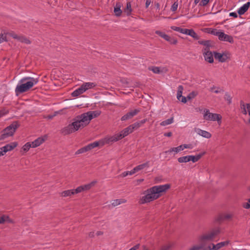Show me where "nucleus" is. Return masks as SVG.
Returning a JSON list of instances; mask_svg holds the SVG:
<instances>
[{"label":"nucleus","instance_id":"f704fd0d","mask_svg":"<svg viewBox=\"0 0 250 250\" xmlns=\"http://www.w3.org/2000/svg\"><path fill=\"white\" fill-rule=\"evenodd\" d=\"M30 147H32V145L30 142H28L26 143L22 147V149L23 151L26 152L27 151Z\"/></svg>","mask_w":250,"mask_h":250},{"label":"nucleus","instance_id":"680f3d73","mask_svg":"<svg viewBox=\"0 0 250 250\" xmlns=\"http://www.w3.org/2000/svg\"><path fill=\"white\" fill-rule=\"evenodd\" d=\"M129 175V171H125L122 173L121 176L123 177H126V176Z\"/></svg>","mask_w":250,"mask_h":250},{"label":"nucleus","instance_id":"4c0bfd02","mask_svg":"<svg viewBox=\"0 0 250 250\" xmlns=\"http://www.w3.org/2000/svg\"><path fill=\"white\" fill-rule=\"evenodd\" d=\"M3 217L4 220H5V222H7L9 223H14V221H13V220L11 219L9 216L6 215H3Z\"/></svg>","mask_w":250,"mask_h":250},{"label":"nucleus","instance_id":"052dcab7","mask_svg":"<svg viewBox=\"0 0 250 250\" xmlns=\"http://www.w3.org/2000/svg\"><path fill=\"white\" fill-rule=\"evenodd\" d=\"M229 16L233 17L235 18H236L238 17L237 14L236 12H231L229 14Z\"/></svg>","mask_w":250,"mask_h":250},{"label":"nucleus","instance_id":"5701e85b","mask_svg":"<svg viewBox=\"0 0 250 250\" xmlns=\"http://www.w3.org/2000/svg\"><path fill=\"white\" fill-rule=\"evenodd\" d=\"M220 30H218L215 28H207L204 29L203 31L206 33L208 34H210L211 35H213L217 36L219 31Z\"/></svg>","mask_w":250,"mask_h":250},{"label":"nucleus","instance_id":"c85d7f7f","mask_svg":"<svg viewBox=\"0 0 250 250\" xmlns=\"http://www.w3.org/2000/svg\"><path fill=\"white\" fill-rule=\"evenodd\" d=\"M184 87L182 85H179L178 87V90L177 93V98L179 101H180L181 97H182L183 91Z\"/></svg>","mask_w":250,"mask_h":250},{"label":"nucleus","instance_id":"774afa93","mask_svg":"<svg viewBox=\"0 0 250 250\" xmlns=\"http://www.w3.org/2000/svg\"><path fill=\"white\" fill-rule=\"evenodd\" d=\"M164 135L166 137H171L172 136V133L171 132L165 133Z\"/></svg>","mask_w":250,"mask_h":250},{"label":"nucleus","instance_id":"09e8293b","mask_svg":"<svg viewBox=\"0 0 250 250\" xmlns=\"http://www.w3.org/2000/svg\"><path fill=\"white\" fill-rule=\"evenodd\" d=\"M174 152H176V153H178L180 151L184 150L183 148L182 145H180V146H179L177 147H174Z\"/></svg>","mask_w":250,"mask_h":250},{"label":"nucleus","instance_id":"7ed1b4c3","mask_svg":"<svg viewBox=\"0 0 250 250\" xmlns=\"http://www.w3.org/2000/svg\"><path fill=\"white\" fill-rule=\"evenodd\" d=\"M133 131L130 125L124 129L119 133L116 134L108 138V143L117 142L125 137L127 136Z\"/></svg>","mask_w":250,"mask_h":250},{"label":"nucleus","instance_id":"0e129e2a","mask_svg":"<svg viewBox=\"0 0 250 250\" xmlns=\"http://www.w3.org/2000/svg\"><path fill=\"white\" fill-rule=\"evenodd\" d=\"M169 37H170V36L167 35L166 34H165V35L163 36L162 38H163L166 41H167L169 39Z\"/></svg>","mask_w":250,"mask_h":250},{"label":"nucleus","instance_id":"b1692460","mask_svg":"<svg viewBox=\"0 0 250 250\" xmlns=\"http://www.w3.org/2000/svg\"><path fill=\"white\" fill-rule=\"evenodd\" d=\"M149 167V161H147L146 162L139 165L136 167H135L134 168L137 172L143 169L145 167Z\"/></svg>","mask_w":250,"mask_h":250},{"label":"nucleus","instance_id":"bf43d9fd","mask_svg":"<svg viewBox=\"0 0 250 250\" xmlns=\"http://www.w3.org/2000/svg\"><path fill=\"white\" fill-rule=\"evenodd\" d=\"M187 97H185L182 96V97H181V98L180 99V101H181V102H182L183 103H186L187 102Z\"/></svg>","mask_w":250,"mask_h":250},{"label":"nucleus","instance_id":"39448f33","mask_svg":"<svg viewBox=\"0 0 250 250\" xmlns=\"http://www.w3.org/2000/svg\"><path fill=\"white\" fill-rule=\"evenodd\" d=\"M219 228H216L211 230L208 233L203 234L200 236V239L201 241H211L213 238L220 233Z\"/></svg>","mask_w":250,"mask_h":250},{"label":"nucleus","instance_id":"e433bc0d","mask_svg":"<svg viewBox=\"0 0 250 250\" xmlns=\"http://www.w3.org/2000/svg\"><path fill=\"white\" fill-rule=\"evenodd\" d=\"M149 69L153 71V72L155 74H159L160 73V69L158 67L153 66L151 68H149Z\"/></svg>","mask_w":250,"mask_h":250},{"label":"nucleus","instance_id":"423d86ee","mask_svg":"<svg viewBox=\"0 0 250 250\" xmlns=\"http://www.w3.org/2000/svg\"><path fill=\"white\" fill-rule=\"evenodd\" d=\"M204 112V119L207 121H217L218 122L221 120L222 117L219 114L210 113L208 109H205Z\"/></svg>","mask_w":250,"mask_h":250},{"label":"nucleus","instance_id":"603ef678","mask_svg":"<svg viewBox=\"0 0 250 250\" xmlns=\"http://www.w3.org/2000/svg\"><path fill=\"white\" fill-rule=\"evenodd\" d=\"M182 145L183 146V149L184 148L192 149L193 148L192 145L191 144H184Z\"/></svg>","mask_w":250,"mask_h":250},{"label":"nucleus","instance_id":"2f4dec72","mask_svg":"<svg viewBox=\"0 0 250 250\" xmlns=\"http://www.w3.org/2000/svg\"><path fill=\"white\" fill-rule=\"evenodd\" d=\"M179 163H187L189 162V155L181 157L178 158Z\"/></svg>","mask_w":250,"mask_h":250},{"label":"nucleus","instance_id":"c756f323","mask_svg":"<svg viewBox=\"0 0 250 250\" xmlns=\"http://www.w3.org/2000/svg\"><path fill=\"white\" fill-rule=\"evenodd\" d=\"M74 194V192L73 189L67 190L62 192V196L63 197L70 196Z\"/></svg>","mask_w":250,"mask_h":250},{"label":"nucleus","instance_id":"864d4df0","mask_svg":"<svg viewBox=\"0 0 250 250\" xmlns=\"http://www.w3.org/2000/svg\"><path fill=\"white\" fill-rule=\"evenodd\" d=\"M241 108L243 109V113L244 114H247V110L245 108V105L243 101H241Z\"/></svg>","mask_w":250,"mask_h":250},{"label":"nucleus","instance_id":"c03bdc74","mask_svg":"<svg viewBox=\"0 0 250 250\" xmlns=\"http://www.w3.org/2000/svg\"><path fill=\"white\" fill-rule=\"evenodd\" d=\"M171 44H176L177 43V40L174 38L169 37V39L167 41Z\"/></svg>","mask_w":250,"mask_h":250},{"label":"nucleus","instance_id":"7c9ffc66","mask_svg":"<svg viewBox=\"0 0 250 250\" xmlns=\"http://www.w3.org/2000/svg\"><path fill=\"white\" fill-rule=\"evenodd\" d=\"M173 117H171L169 119L165 120L160 123V125L162 126H166L167 125H170L173 123Z\"/></svg>","mask_w":250,"mask_h":250},{"label":"nucleus","instance_id":"6e6d98bb","mask_svg":"<svg viewBox=\"0 0 250 250\" xmlns=\"http://www.w3.org/2000/svg\"><path fill=\"white\" fill-rule=\"evenodd\" d=\"M243 207L246 209H249L250 208V202L248 201L247 203H244L243 204Z\"/></svg>","mask_w":250,"mask_h":250},{"label":"nucleus","instance_id":"0eeeda50","mask_svg":"<svg viewBox=\"0 0 250 250\" xmlns=\"http://www.w3.org/2000/svg\"><path fill=\"white\" fill-rule=\"evenodd\" d=\"M39 77L34 78L30 77H25L20 81V83H24L30 89L39 82Z\"/></svg>","mask_w":250,"mask_h":250},{"label":"nucleus","instance_id":"f8f14e48","mask_svg":"<svg viewBox=\"0 0 250 250\" xmlns=\"http://www.w3.org/2000/svg\"><path fill=\"white\" fill-rule=\"evenodd\" d=\"M194 131L198 135H200V136H202V137H203L204 138H207V139H209V138H211V134L209 132H208V131H205V130H202L200 128H194Z\"/></svg>","mask_w":250,"mask_h":250},{"label":"nucleus","instance_id":"79ce46f5","mask_svg":"<svg viewBox=\"0 0 250 250\" xmlns=\"http://www.w3.org/2000/svg\"><path fill=\"white\" fill-rule=\"evenodd\" d=\"M178 6V1H175L174 2V3L171 6V10L172 12L176 11L177 10V9Z\"/></svg>","mask_w":250,"mask_h":250},{"label":"nucleus","instance_id":"e2e57ef3","mask_svg":"<svg viewBox=\"0 0 250 250\" xmlns=\"http://www.w3.org/2000/svg\"><path fill=\"white\" fill-rule=\"evenodd\" d=\"M188 30H189L188 29L182 28V33H181L187 35Z\"/></svg>","mask_w":250,"mask_h":250},{"label":"nucleus","instance_id":"1a4fd4ad","mask_svg":"<svg viewBox=\"0 0 250 250\" xmlns=\"http://www.w3.org/2000/svg\"><path fill=\"white\" fill-rule=\"evenodd\" d=\"M140 111V110L139 109H135L134 110H131L123 116L121 118V120L124 121L130 119L132 118L134 116L136 115Z\"/></svg>","mask_w":250,"mask_h":250},{"label":"nucleus","instance_id":"f03ea898","mask_svg":"<svg viewBox=\"0 0 250 250\" xmlns=\"http://www.w3.org/2000/svg\"><path fill=\"white\" fill-rule=\"evenodd\" d=\"M169 188V184H165L154 186L147 189L144 193L146 195L142 197L140 203L143 204L158 199L161 196V193L166 191Z\"/></svg>","mask_w":250,"mask_h":250},{"label":"nucleus","instance_id":"3c124183","mask_svg":"<svg viewBox=\"0 0 250 250\" xmlns=\"http://www.w3.org/2000/svg\"><path fill=\"white\" fill-rule=\"evenodd\" d=\"M209 1V0H201V2L199 3V5L205 6L208 4Z\"/></svg>","mask_w":250,"mask_h":250},{"label":"nucleus","instance_id":"37998d69","mask_svg":"<svg viewBox=\"0 0 250 250\" xmlns=\"http://www.w3.org/2000/svg\"><path fill=\"white\" fill-rule=\"evenodd\" d=\"M73 191L74 192V194H77V193H80L82 191H83V187L82 186H80V187H78L76 189H73Z\"/></svg>","mask_w":250,"mask_h":250},{"label":"nucleus","instance_id":"6ab92c4d","mask_svg":"<svg viewBox=\"0 0 250 250\" xmlns=\"http://www.w3.org/2000/svg\"><path fill=\"white\" fill-rule=\"evenodd\" d=\"M85 91L89 89H91L95 87L97 85V83H84L82 84Z\"/></svg>","mask_w":250,"mask_h":250},{"label":"nucleus","instance_id":"58836bf2","mask_svg":"<svg viewBox=\"0 0 250 250\" xmlns=\"http://www.w3.org/2000/svg\"><path fill=\"white\" fill-rule=\"evenodd\" d=\"M197 93L194 91L190 92L187 97L188 100H191L196 96Z\"/></svg>","mask_w":250,"mask_h":250},{"label":"nucleus","instance_id":"f3484780","mask_svg":"<svg viewBox=\"0 0 250 250\" xmlns=\"http://www.w3.org/2000/svg\"><path fill=\"white\" fill-rule=\"evenodd\" d=\"M122 6V4L120 2H117L116 3L115 6L114 8V12L115 14V15L117 17H120L121 16L122 11L121 9V7Z\"/></svg>","mask_w":250,"mask_h":250},{"label":"nucleus","instance_id":"de8ad7c7","mask_svg":"<svg viewBox=\"0 0 250 250\" xmlns=\"http://www.w3.org/2000/svg\"><path fill=\"white\" fill-rule=\"evenodd\" d=\"M191 37H192L194 40H198L200 39V37L197 35V34L193 30Z\"/></svg>","mask_w":250,"mask_h":250},{"label":"nucleus","instance_id":"4be33fe9","mask_svg":"<svg viewBox=\"0 0 250 250\" xmlns=\"http://www.w3.org/2000/svg\"><path fill=\"white\" fill-rule=\"evenodd\" d=\"M205 153V152H203L196 156L189 155V161L195 163L197 162Z\"/></svg>","mask_w":250,"mask_h":250},{"label":"nucleus","instance_id":"c9c22d12","mask_svg":"<svg viewBox=\"0 0 250 250\" xmlns=\"http://www.w3.org/2000/svg\"><path fill=\"white\" fill-rule=\"evenodd\" d=\"M88 151L86 146L78 149L75 153L76 154H79Z\"/></svg>","mask_w":250,"mask_h":250},{"label":"nucleus","instance_id":"338daca9","mask_svg":"<svg viewBox=\"0 0 250 250\" xmlns=\"http://www.w3.org/2000/svg\"><path fill=\"white\" fill-rule=\"evenodd\" d=\"M136 172H137V171H136L135 168L132 169L131 171H129V175H133L134 173H135Z\"/></svg>","mask_w":250,"mask_h":250},{"label":"nucleus","instance_id":"a878e982","mask_svg":"<svg viewBox=\"0 0 250 250\" xmlns=\"http://www.w3.org/2000/svg\"><path fill=\"white\" fill-rule=\"evenodd\" d=\"M100 146V142L96 141L93 143H90L86 146L88 151H90L91 149Z\"/></svg>","mask_w":250,"mask_h":250},{"label":"nucleus","instance_id":"72a5a7b5","mask_svg":"<svg viewBox=\"0 0 250 250\" xmlns=\"http://www.w3.org/2000/svg\"><path fill=\"white\" fill-rule=\"evenodd\" d=\"M224 99L226 101H227L228 104H230L232 102V97L229 94L228 92H226L224 96Z\"/></svg>","mask_w":250,"mask_h":250},{"label":"nucleus","instance_id":"20e7f679","mask_svg":"<svg viewBox=\"0 0 250 250\" xmlns=\"http://www.w3.org/2000/svg\"><path fill=\"white\" fill-rule=\"evenodd\" d=\"M20 126L17 121L13 122L10 125L6 127L1 131L2 136L5 139L13 136L16 129Z\"/></svg>","mask_w":250,"mask_h":250},{"label":"nucleus","instance_id":"6e6552de","mask_svg":"<svg viewBox=\"0 0 250 250\" xmlns=\"http://www.w3.org/2000/svg\"><path fill=\"white\" fill-rule=\"evenodd\" d=\"M217 37L220 41L228 42L230 43L234 42L233 38L231 36L225 34L221 30H219Z\"/></svg>","mask_w":250,"mask_h":250},{"label":"nucleus","instance_id":"2eb2a0df","mask_svg":"<svg viewBox=\"0 0 250 250\" xmlns=\"http://www.w3.org/2000/svg\"><path fill=\"white\" fill-rule=\"evenodd\" d=\"M229 243V241H226L218 243L216 245H214V244L211 243V245L212 246V249L213 250H218L221 248L227 246Z\"/></svg>","mask_w":250,"mask_h":250},{"label":"nucleus","instance_id":"473e14b6","mask_svg":"<svg viewBox=\"0 0 250 250\" xmlns=\"http://www.w3.org/2000/svg\"><path fill=\"white\" fill-rule=\"evenodd\" d=\"M125 202L126 200L125 199H116L113 201V202L112 203V205L115 207L119 205L122 203H125Z\"/></svg>","mask_w":250,"mask_h":250},{"label":"nucleus","instance_id":"4468645a","mask_svg":"<svg viewBox=\"0 0 250 250\" xmlns=\"http://www.w3.org/2000/svg\"><path fill=\"white\" fill-rule=\"evenodd\" d=\"M18 146V143L16 142L11 143L10 144H7L5 146L2 147L3 151L6 153L9 151H11L15 148Z\"/></svg>","mask_w":250,"mask_h":250},{"label":"nucleus","instance_id":"9d476101","mask_svg":"<svg viewBox=\"0 0 250 250\" xmlns=\"http://www.w3.org/2000/svg\"><path fill=\"white\" fill-rule=\"evenodd\" d=\"M20 83L21 84H18L17 85L15 89V92L17 95H18V93H24L27 91L29 89L24 83Z\"/></svg>","mask_w":250,"mask_h":250},{"label":"nucleus","instance_id":"ea45409f","mask_svg":"<svg viewBox=\"0 0 250 250\" xmlns=\"http://www.w3.org/2000/svg\"><path fill=\"white\" fill-rule=\"evenodd\" d=\"M130 125L131 127L133 130H134L135 129L138 128L141 126V124H139V122H137Z\"/></svg>","mask_w":250,"mask_h":250},{"label":"nucleus","instance_id":"dca6fc26","mask_svg":"<svg viewBox=\"0 0 250 250\" xmlns=\"http://www.w3.org/2000/svg\"><path fill=\"white\" fill-rule=\"evenodd\" d=\"M250 6V2H248L241 6L237 11L238 14L241 16L246 12Z\"/></svg>","mask_w":250,"mask_h":250},{"label":"nucleus","instance_id":"49530a36","mask_svg":"<svg viewBox=\"0 0 250 250\" xmlns=\"http://www.w3.org/2000/svg\"><path fill=\"white\" fill-rule=\"evenodd\" d=\"M93 184H94V182H92L90 184L85 185L84 186H82L83 187V191L89 189L91 188V187H92V186L93 185Z\"/></svg>","mask_w":250,"mask_h":250},{"label":"nucleus","instance_id":"4d7b16f0","mask_svg":"<svg viewBox=\"0 0 250 250\" xmlns=\"http://www.w3.org/2000/svg\"><path fill=\"white\" fill-rule=\"evenodd\" d=\"M155 34L159 35L160 37L163 38V36L165 35V33L159 30H157L155 31Z\"/></svg>","mask_w":250,"mask_h":250},{"label":"nucleus","instance_id":"a211bd4d","mask_svg":"<svg viewBox=\"0 0 250 250\" xmlns=\"http://www.w3.org/2000/svg\"><path fill=\"white\" fill-rule=\"evenodd\" d=\"M198 42L199 44L203 45L206 47L204 49L205 51L209 50V48L211 46V41L210 40L198 41Z\"/></svg>","mask_w":250,"mask_h":250},{"label":"nucleus","instance_id":"ddd939ff","mask_svg":"<svg viewBox=\"0 0 250 250\" xmlns=\"http://www.w3.org/2000/svg\"><path fill=\"white\" fill-rule=\"evenodd\" d=\"M203 55L205 58V60L208 62L209 63L213 62V54L209 50L206 51L203 53Z\"/></svg>","mask_w":250,"mask_h":250},{"label":"nucleus","instance_id":"8fccbe9b","mask_svg":"<svg viewBox=\"0 0 250 250\" xmlns=\"http://www.w3.org/2000/svg\"><path fill=\"white\" fill-rule=\"evenodd\" d=\"M171 29L172 30L179 32L180 33H182V28L180 27H177V26H171Z\"/></svg>","mask_w":250,"mask_h":250},{"label":"nucleus","instance_id":"13d9d810","mask_svg":"<svg viewBox=\"0 0 250 250\" xmlns=\"http://www.w3.org/2000/svg\"><path fill=\"white\" fill-rule=\"evenodd\" d=\"M216 88H217V89L215 90L214 91V92L215 93L217 94V93H220L221 92H223L224 91V90L222 89H220V87H217Z\"/></svg>","mask_w":250,"mask_h":250},{"label":"nucleus","instance_id":"5fc2aeb1","mask_svg":"<svg viewBox=\"0 0 250 250\" xmlns=\"http://www.w3.org/2000/svg\"><path fill=\"white\" fill-rule=\"evenodd\" d=\"M10 35L11 37H12L13 39H16L18 40V39L19 38L20 35H18L16 34H15L14 32H12L10 33Z\"/></svg>","mask_w":250,"mask_h":250},{"label":"nucleus","instance_id":"aec40b11","mask_svg":"<svg viewBox=\"0 0 250 250\" xmlns=\"http://www.w3.org/2000/svg\"><path fill=\"white\" fill-rule=\"evenodd\" d=\"M44 139L41 138V137H39L38 138H37V139L34 140L33 142L31 143V144L32 145V147L35 148V147H36L39 146L42 144L44 142Z\"/></svg>","mask_w":250,"mask_h":250},{"label":"nucleus","instance_id":"393cba45","mask_svg":"<svg viewBox=\"0 0 250 250\" xmlns=\"http://www.w3.org/2000/svg\"><path fill=\"white\" fill-rule=\"evenodd\" d=\"M233 217V214L232 213H229L224 214L222 216H220L218 217V220L219 221H221L224 220H229Z\"/></svg>","mask_w":250,"mask_h":250},{"label":"nucleus","instance_id":"cd10ccee","mask_svg":"<svg viewBox=\"0 0 250 250\" xmlns=\"http://www.w3.org/2000/svg\"><path fill=\"white\" fill-rule=\"evenodd\" d=\"M124 12L126 13L127 16H130L132 12L131 5L130 2H127L126 6L124 10Z\"/></svg>","mask_w":250,"mask_h":250},{"label":"nucleus","instance_id":"f257e3e1","mask_svg":"<svg viewBox=\"0 0 250 250\" xmlns=\"http://www.w3.org/2000/svg\"><path fill=\"white\" fill-rule=\"evenodd\" d=\"M101 113L100 111L95 110L88 111L77 116L73 119V122L71 124H69L61 130V133L63 135H66L75 132L87 125L92 119L97 117Z\"/></svg>","mask_w":250,"mask_h":250},{"label":"nucleus","instance_id":"9b49d317","mask_svg":"<svg viewBox=\"0 0 250 250\" xmlns=\"http://www.w3.org/2000/svg\"><path fill=\"white\" fill-rule=\"evenodd\" d=\"M213 53L215 59H217L220 62H225L228 59V57L226 54H221L216 52H214Z\"/></svg>","mask_w":250,"mask_h":250},{"label":"nucleus","instance_id":"bb28decb","mask_svg":"<svg viewBox=\"0 0 250 250\" xmlns=\"http://www.w3.org/2000/svg\"><path fill=\"white\" fill-rule=\"evenodd\" d=\"M18 40L22 43H24L27 44L31 43L30 41L24 36L20 35Z\"/></svg>","mask_w":250,"mask_h":250},{"label":"nucleus","instance_id":"a18cd8bd","mask_svg":"<svg viewBox=\"0 0 250 250\" xmlns=\"http://www.w3.org/2000/svg\"><path fill=\"white\" fill-rule=\"evenodd\" d=\"M6 35L1 33L0 34V43L3 42H6Z\"/></svg>","mask_w":250,"mask_h":250},{"label":"nucleus","instance_id":"a19ab883","mask_svg":"<svg viewBox=\"0 0 250 250\" xmlns=\"http://www.w3.org/2000/svg\"><path fill=\"white\" fill-rule=\"evenodd\" d=\"M203 249V245H194L188 250H201Z\"/></svg>","mask_w":250,"mask_h":250},{"label":"nucleus","instance_id":"412c9836","mask_svg":"<svg viewBox=\"0 0 250 250\" xmlns=\"http://www.w3.org/2000/svg\"><path fill=\"white\" fill-rule=\"evenodd\" d=\"M85 92L83 87L81 85V86L74 90L71 94V95L73 97H76L81 95V94H83Z\"/></svg>","mask_w":250,"mask_h":250},{"label":"nucleus","instance_id":"69168bd1","mask_svg":"<svg viewBox=\"0 0 250 250\" xmlns=\"http://www.w3.org/2000/svg\"><path fill=\"white\" fill-rule=\"evenodd\" d=\"M203 250H212L211 245L208 246V247L204 248L203 247V249H202Z\"/></svg>","mask_w":250,"mask_h":250}]
</instances>
